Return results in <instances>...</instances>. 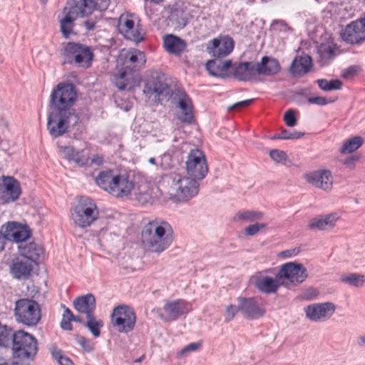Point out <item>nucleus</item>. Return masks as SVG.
<instances>
[{"instance_id": "24", "label": "nucleus", "mask_w": 365, "mask_h": 365, "mask_svg": "<svg viewBox=\"0 0 365 365\" xmlns=\"http://www.w3.org/2000/svg\"><path fill=\"white\" fill-rule=\"evenodd\" d=\"M341 38L352 44L365 40V24L360 20L347 25L341 33Z\"/></svg>"}, {"instance_id": "15", "label": "nucleus", "mask_w": 365, "mask_h": 365, "mask_svg": "<svg viewBox=\"0 0 365 365\" xmlns=\"http://www.w3.org/2000/svg\"><path fill=\"white\" fill-rule=\"evenodd\" d=\"M72 114L63 111H57L49 115L47 128L51 136L58 138L67 131L69 125L68 119Z\"/></svg>"}, {"instance_id": "22", "label": "nucleus", "mask_w": 365, "mask_h": 365, "mask_svg": "<svg viewBox=\"0 0 365 365\" xmlns=\"http://www.w3.org/2000/svg\"><path fill=\"white\" fill-rule=\"evenodd\" d=\"M230 70L233 76L240 81H252L258 75L256 63L253 61L232 63Z\"/></svg>"}, {"instance_id": "26", "label": "nucleus", "mask_w": 365, "mask_h": 365, "mask_svg": "<svg viewBox=\"0 0 365 365\" xmlns=\"http://www.w3.org/2000/svg\"><path fill=\"white\" fill-rule=\"evenodd\" d=\"M307 180L325 191H329L332 187V175L329 170H318L307 175Z\"/></svg>"}, {"instance_id": "30", "label": "nucleus", "mask_w": 365, "mask_h": 365, "mask_svg": "<svg viewBox=\"0 0 365 365\" xmlns=\"http://www.w3.org/2000/svg\"><path fill=\"white\" fill-rule=\"evenodd\" d=\"M256 66L258 75L272 76L280 70L278 61L268 56L262 57L260 62L256 63Z\"/></svg>"}, {"instance_id": "27", "label": "nucleus", "mask_w": 365, "mask_h": 365, "mask_svg": "<svg viewBox=\"0 0 365 365\" xmlns=\"http://www.w3.org/2000/svg\"><path fill=\"white\" fill-rule=\"evenodd\" d=\"M163 46L169 53L179 56L185 50L187 43L177 36L167 34L163 37Z\"/></svg>"}, {"instance_id": "49", "label": "nucleus", "mask_w": 365, "mask_h": 365, "mask_svg": "<svg viewBox=\"0 0 365 365\" xmlns=\"http://www.w3.org/2000/svg\"><path fill=\"white\" fill-rule=\"evenodd\" d=\"M159 165L163 169H169L173 167V160L170 154L165 153L160 157Z\"/></svg>"}, {"instance_id": "17", "label": "nucleus", "mask_w": 365, "mask_h": 365, "mask_svg": "<svg viewBox=\"0 0 365 365\" xmlns=\"http://www.w3.org/2000/svg\"><path fill=\"white\" fill-rule=\"evenodd\" d=\"M0 193L5 202L16 200L21 193L19 182L14 177L2 175L0 177Z\"/></svg>"}, {"instance_id": "38", "label": "nucleus", "mask_w": 365, "mask_h": 365, "mask_svg": "<svg viewBox=\"0 0 365 365\" xmlns=\"http://www.w3.org/2000/svg\"><path fill=\"white\" fill-rule=\"evenodd\" d=\"M135 199L139 203L145 205L152 200L151 191L147 184L142 185L137 188L133 189Z\"/></svg>"}, {"instance_id": "2", "label": "nucleus", "mask_w": 365, "mask_h": 365, "mask_svg": "<svg viewBox=\"0 0 365 365\" xmlns=\"http://www.w3.org/2000/svg\"><path fill=\"white\" fill-rule=\"evenodd\" d=\"M123 56V54H121ZM145 63V55L143 52L133 49L123 54V62L121 70L113 76V81L120 90H130L136 84L137 75L135 73L137 67Z\"/></svg>"}, {"instance_id": "1", "label": "nucleus", "mask_w": 365, "mask_h": 365, "mask_svg": "<svg viewBox=\"0 0 365 365\" xmlns=\"http://www.w3.org/2000/svg\"><path fill=\"white\" fill-rule=\"evenodd\" d=\"M173 241V229L166 221L155 219L143 228L141 242L148 252L160 254L166 250Z\"/></svg>"}, {"instance_id": "62", "label": "nucleus", "mask_w": 365, "mask_h": 365, "mask_svg": "<svg viewBox=\"0 0 365 365\" xmlns=\"http://www.w3.org/2000/svg\"><path fill=\"white\" fill-rule=\"evenodd\" d=\"M72 320H68L65 318H63L61 322V327L64 330H72V324H71Z\"/></svg>"}, {"instance_id": "13", "label": "nucleus", "mask_w": 365, "mask_h": 365, "mask_svg": "<svg viewBox=\"0 0 365 365\" xmlns=\"http://www.w3.org/2000/svg\"><path fill=\"white\" fill-rule=\"evenodd\" d=\"M186 170L188 176L198 180L205 178L208 168L203 153L198 150H192L186 160Z\"/></svg>"}, {"instance_id": "18", "label": "nucleus", "mask_w": 365, "mask_h": 365, "mask_svg": "<svg viewBox=\"0 0 365 365\" xmlns=\"http://www.w3.org/2000/svg\"><path fill=\"white\" fill-rule=\"evenodd\" d=\"M234 48V41L225 36L220 38L210 41L207 45V51L216 58H220L229 55Z\"/></svg>"}, {"instance_id": "59", "label": "nucleus", "mask_w": 365, "mask_h": 365, "mask_svg": "<svg viewBox=\"0 0 365 365\" xmlns=\"http://www.w3.org/2000/svg\"><path fill=\"white\" fill-rule=\"evenodd\" d=\"M318 292L316 289L309 288L303 293L302 298L307 300H309L315 298Z\"/></svg>"}, {"instance_id": "45", "label": "nucleus", "mask_w": 365, "mask_h": 365, "mask_svg": "<svg viewBox=\"0 0 365 365\" xmlns=\"http://www.w3.org/2000/svg\"><path fill=\"white\" fill-rule=\"evenodd\" d=\"M12 235L13 237L10 241L20 242L27 240L29 237L30 232L26 227L20 225L17 230Z\"/></svg>"}, {"instance_id": "46", "label": "nucleus", "mask_w": 365, "mask_h": 365, "mask_svg": "<svg viewBox=\"0 0 365 365\" xmlns=\"http://www.w3.org/2000/svg\"><path fill=\"white\" fill-rule=\"evenodd\" d=\"M19 224L15 222H9L6 225H4L2 228L4 229V241L6 240H11L13 237V234L14 232L17 230V228L19 227Z\"/></svg>"}, {"instance_id": "48", "label": "nucleus", "mask_w": 365, "mask_h": 365, "mask_svg": "<svg viewBox=\"0 0 365 365\" xmlns=\"http://www.w3.org/2000/svg\"><path fill=\"white\" fill-rule=\"evenodd\" d=\"M304 135V133L299 132L297 130H282V139L283 140H293V139H299Z\"/></svg>"}, {"instance_id": "36", "label": "nucleus", "mask_w": 365, "mask_h": 365, "mask_svg": "<svg viewBox=\"0 0 365 365\" xmlns=\"http://www.w3.org/2000/svg\"><path fill=\"white\" fill-rule=\"evenodd\" d=\"M21 255L31 261V264H37V261L43 258V249L36 243H29L21 248Z\"/></svg>"}, {"instance_id": "28", "label": "nucleus", "mask_w": 365, "mask_h": 365, "mask_svg": "<svg viewBox=\"0 0 365 365\" xmlns=\"http://www.w3.org/2000/svg\"><path fill=\"white\" fill-rule=\"evenodd\" d=\"M73 307L78 312L83 313L88 317L93 314L96 309V299L92 294L78 297L73 301Z\"/></svg>"}, {"instance_id": "6", "label": "nucleus", "mask_w": 365, "mask_h": 365, "mask_svg": "<svg viewBox=\"0 0 365 365\" xmlns=\"http://www.w3.org/2000/svg\"><path fill=\"white\" fill-rule=\"evenodd\" d=\"M12 351L14 358L21 361H31L38 351L37 341L31 334L19 330L14 336Z\"/></svg>"}, {"instance_id": "21", "label": "nucleus", "mask_w": 365, "mask_h": 365, "mask_svg": "<svg viewBox=\"0 0 365 365\" xmlns=\"http://www.w3.org/2000/svg\"><path fill=\"white\" fill-rule=\"evenodd\" d=\"M251 282L260 292L266 294L276 292L279 287L285 283L284 281H282L278 278V273L274 278L264 276L261 274H256L252 277Z\"/></svg>"}, {"instance_id": "34", "label": "nucleus", "mask_w": 365, "mask_h": 365, "mask_svg": "<svg viewBox=\"0 0 365 365\" xmlns=\"http://www.w3.org/2000/svg\"><path fill=\"white\" fill-rule=\"evenodd\" d=\"M338 218L339 216L336 213L326 215L312 219L309 223L308 227L312 230H323L334 227Z\"/></svg>"}, {"instance_id": "63", "label": "nucleus", "mask_w": 365, "mask_h": 365, "mask_svg": "<svg viewBox=\"0 0 365 365\" xmlns=\"http://www.w3.org/2000/svg\"><path fill=\"white\" fill-rule=\"evenodd\" d=\"M91 163L93 164H95V165H101L104 162V160H103V157L102 155H94L91 159Z\"/></svg>"}, {"instance_id": "14", "label": "nucleus", "mask_w": 365, "mask_h": 365, "mask_svg": "<svg viewBox=\"0 0 365 365\" xmlns=\"http://www.w3.org/2000/svg\"><path fill=\"white\" fill-rule=\"evenodd\" d=\"M336 310L332 302L316 303L304 307L306 317L314 322H324L329 319Z\"/></svg>"}, {"instance_id": "41", "label": "nucleus", "mask_w": 365, "mask_h": 365, "mask_svg": "<svg viewBox=\"0 0 365 365\" xmlns=\"http://www.w3.org/2000/svg\"><path fill=\"white\" fill-rule=\"evenodd\" d=\"M363 138L360 136H355L346 140L340 149L341 154L351 153L359 148L363 144Z\"/></svg>"}, {"instance_id": "5", "label": "nucleus", "mask_w": 365, "mask_h": 365, "mask_svg": "<svg viewBox=\"0 0 365 365\" xmlns=\"http://www.w3.org/2000/svg\"><path fill=\"white\" fill-rule=\"evenodd\" d=\"M63 63L76 64L80 67L89 68L93 58L91 47L79 43L69 42L61 49Z\"/></svg>"}, {"instance_id": "12", "label": "nucleus", "mask_w": 365, "mask_h": 365, "mask_svg": "<svg viewBox=\"0 0 365 365\" xmlns=\"http://www.w3.org/2000/svg\"><path fill=\"white\" fill-rule=\"evenodd\" d=\"M308 277L307 270L303 264L290 262L282 265L278 272V278L285 283L283 286L287 287L289 284L294 286L302 283Z\"/></svg>"}, {"instance_id": "53", "label": "nucleus", "mask_w": 365, "mask_h": 365, "mask_svg": "<svg viewBox=\"0 0 365 365\" xmlns=\"http://www.w3.org/2000/svg\"><path fill=\"white\" fill-rule=\"evenodd\" d=\"M201 346V344L199 342H193L190 343L188 345L185 346L178 352V356L182 357L187 353L195 351L198 349Z\"/></svg>"}, {"instance_id": "50", "label": "nucleus", "mask_w": 365, "mask_h": 365, "mask_svg": "<svg viewBox=\"0 0 365 365\" xmlns=\"http://www.w3.org/2000/svg\"><path fill=\"white\" fill-rule=\"evenodd\" d=\"M267 227L265 223H256L249 225L245 229V233L249 236H253L256 235L260 230L264 229Z\"/></svg>"}, {"instance_id": "23", "label": "nucleus", "mask_w": 365, "mask_h": 365, "mask_svg": "<svg viewBox=\"0 0 365 365\" xmlns=\"http://www.w3.org/2000/svg\"><path fill=\"white\" fill-rule=\"evenodd\" d=\"M170 88L166 83L160 78H153L148 81L144 86L143 93L148 98L154 101H160L161 96H166L169 94Z\"/></svg>"}, {"instance_id": "55", "label": "nucleus", "mask_w": 365, "mask_h": 365, "mask_svg": "<svg viewBox=\"0 0 365 365\" xmlns=\"http://www.w3.org/2000/svg\"><path fill=\"white\" fill-rule=\"evenodd\" d=\"M239 311H240L239 305L238 307L235 305H230L227 307L225 313V321L229 322L232 319Z\"/></svg>"}, {"instance_id": "61", "label": "nucleus", "mask_w": 365, "mask_h": 365, "mask_svg": "<svg viewBox=\"0 0 365 365\" xmlns=\"http://www.w3.org/2000/svg\"><path fill=\"white\" fill-rule=\"evenodd\" d=\"M96 21L92 19H87L83 22V25L87 31H93L96 28Z\"/></svg>"}, {"instance_id": "44", "label": "nucleus", "mask_w": 365, "mask_h": 365, "mask_svg": "<svg viewBox=\"0 0 365 365\" xmlns=\"http://www.w3.org/2000/svg\"><path fill=\"white\" fill-rule=\"evenodd\" d=\"M51 355L61 365H73V361L66 355L63 354L62 350L56 346L50 348Z\"/></svg>"}, {"instance_id": "33", "label": "nucleus", "mask_w": 365, "mask_h": 365, "mask_svg": "<svg viewBox=\"0 0 365 365\" xmlns=\"http://www.w3.org/2000/svg\"><path fill=\"white\" fill-rule=\"evenodd\" d=\"M317 53L319 63L327 66L336 56V46L331 42L322 43L318 46Z\"/></svg>"}, {"instance_id": "10", "label": "nucleus", "mask_w": 365, "mask_h": 365, "mask_svg": "<svg viewBox=\"0 0 365 365\" xmlns=\"http://www.w3.org/2000/svg\"><path fill=\"white\" fill-rule=\"evenodd\" d=\"M14 317L19 323L34 326L41 319V310L34 300L21 299L16 302Z\"/></svg>"}, {"instance_id": "32", "label": "nucleus", "mask_w": 365, "mask_h": 365, "mask_svg": "<svg viewBox=\"0 0 365 365\" xmlns=\"http://www.w3.org/2000/svg\"><path fill=\"white\" fill-rule=\"evenodd\" d=\"M232 66L231 61L222 62L217 59L210 60L206 63V69L213 76L225 78L227 72Z\"/></svg>"}, {"instance_id": "57", "label": "nucleus", "mask_w": 365, "mask_h": 365, "mask_svg": "<svg viewBox=\"0 0 365 365\" xmlns=\"http://www.w3.org/2000/svg\"><path fill=\"white\" fill-rule=\"evenodd\" d=\"M92 1L94 4L93 11L95 9L101 11H105L108 9L110 4V0H92Z\"/></svg>"}, {"instance_id": "7", "label": "nucleus", "mask_w": 365, "mask_h": 365, "mask_svg": "<svg viewBox=\"0 0 365 365\" xmlns=\"http://www.w3.org/2000/svg\"><path fill=\"white\" fill-rule=\"evenodd\" d=\"M199 180L190 176L175 175L171 185L172 199L176 202H185L199 192Z\"/></svg>"}, {"instance_id": "43", "label": "nucleus", "mask_w": 365, "mask_h": 365, "mask_svg": "<svg viewBox=\"0 0 365 365\" xmlns=\"http://www.w3.org/2000/svg\"><path fill=\"white\" fill-rule=\"evenodd\" d=\"M319 87L326 91L332 90H339L341 88V82L339 80L334 79L328 81L327 79H319L317 81Z\"/></svg>"}, {"instance_id": "40", "label": "nucleus", "mask_w": 365, "mask_h": 365, "mask_svg": "<svg viewBox=\"0 0 365 365\" xmlns=\"http://www.w3.org/2000/svg\"><path fill=\"white\" fill-rule=\"evenodd\" d=\"M14 334L11 328L0 324V349L8 347L13 342Z\"/></svg>"}, {"instance_id": "54", "label": "nucleus", "mask_w": 365, "mask_h": 365, "mask_svg": "<svg viewBox=\"0 0 365 365\" xmlns=\"http://www.w3.org/2000/svg\"><path fill=\"white\" fill-rule=\"evenodd\" d=\"M334 99H327L324 97L317 96V97H310L308 98V102L311 104H316L319 106H325L330 103L334 102Z\"/></svg>"}, {"instance_id": "3", "label": "nucleus", "mask_w": 365, "mask_h": 365, "mask_svg": "<svg viewBox=\"0 0 365 365\" xmlns=\"http://www.w3.org/2000/svg\"><path fill=\"white\" fill-rule=\"evenodd\" d=\"M92 0H69L63 8V17L60 19L61 31L66 38L73 34L74 21L79 17L88 16L93 11Z\"/></svg>"}, {"instance_id": "16", "label": "nucleus", "mask_w": 365, "mask_h": 365, "mask_svg": "<svg viewBox=\"0 0 365 365\" xmlns=\"http://www.w3.org/2000/svg\"><path fill=\"white\" fill-rule=\"evenodd\" d=\"M191 310V305L182 299L167 302L163 306L160 317L165 321L176 320Z\"/></svg>"}, {"instance_id": "47", "label": "nucleus", "mask_w": 365, "mask_h": 365, "mask_svg": "<svg viewBox=\"0 0 365 365\" xmlns=\"http://www.w3.org/2000/svg\"><path fill=\"white\" fill-rule=\"evenodd\" d=\"M270 158L277 163H283L287 159V156L285 152L283 150L273 149L269 151Z\"/></svg>"}, {"instance_id": "8", "label": "nucleus", "mask_w": 365, "mask_h": 365, "mask_svg": "<svg viewBox=\"0 0 365 365\" xmlns=\"http://www.w3.org/2000/svg\"><path fill=\"white\" fill-rule=\"evenodd\" d=\"M76 97L77 93L73 84L61 83L51 94V103L56 111L73 113L71 107Z\"/></svg>"}, {"instance_id": "19", "label": "nucleus", "mask_w": 365, "mask_h": 365, "mask_svg": "<svg viewBox=\"0 0 365 365\" xmlns=\"http://www.w3.org/2000/svg\"><path fill=\"white\" fill-rule=\"evenodd\" d=\"M173 94L174 99L182 111L178 117L179 120L182 123H191L194 115L193 106L190 98L183 90L180 89L175 90Z\"/></svg>"}, {"instance_id": "35", "label": "nucleus", "mask_w": 365, "mask_h": 365, "mask_svg": "<svg viewBox=\"0 0 365 365\" xmlns=\"http://www.w3.org/2000/svg\"><path fill=\"white\" fill-rule=\"evenodd\" d=\"M135 26V21L132 16L121 15L119 19L118 29L120 32L128 40H138L140 37L137 32L135 34H131L130 29Z\"/></svg>"}, {"instance_id": "20", "label": "nucleus", "mask_w": 365, "mask_h": 365, "mask_svg": "<svg viewBox=\"0 0 365 365\" xmlns=\"http://www.w3.org/2000/svg\"><path fill=\"white\" fill-rule=\"evenodd\" d=\"M240 310L245 317L256 319L265 314L264 307L255 298L238 297Z\"/></svg>"}, {"instance_id": "37", "label": "nucleus", "mask_w": 365, "mask_h": 365, "mask_svg": "<svg viewBox=\"0 0 365 365\" xmlns=\"http://www.w3.org/2000/svg\"><path fill=\"white\" fill-rule=\"evenodd\" d=\"M340 280L349 286L361 287L365 282V275L357 273L344 274L341 276Z\"/></svg>"}, {"instance_id": "11", "label": "nucleus", "mask_w": 365, "mask_h": 365, "mask_svg": "<svg viewBox=\"0 0 365 365\" xmlns=\"http://www.w3.org/2000/svg\"><path fill=\"white\" fill-rule=\"evenodd\" d=\"M113 327L119 332L131 331L135 324V314L128 306L122 304L115 307L110 317Z\"/></svg>"}, {"instance_id": "56", "label": "nucleus", "mask_w": 365, "mask_h": 365, "mask_svg": "<svg viewBox=\"0 0 365 365\" xmlns=\"http://www.w3.org/2000/svg\"><path fill=\"white\" fill-rule=\"evenodd\" d=\"M253 102V99H247L245 101H242L240 102H237L233 105L228 107V110L232 111L234 110H241L244 108L249 106Z\"/></svg>"}, {"instance_id": "52", "label": "nucleus", "mask_w": 365, "mask_h": 365, "mask_svg": "<svg viewBox=\"0 0 365 365\" xmlns=\"http://www.w3.org/2000/svg\"><path fill=\"white\" fill-rule=\"evenodd\" d=\"M284 120L287 126H294L297 122L294 110L292 109L287 110L284 115Z\"/></svg>"}, {"instance_id": "42", "label": "nucleus", "mask_w": 365, "mask_h": 365, "mask_svg": "<svg viewBox=\"0 0 365 365\" xmlns=\"http://www.w3.org/2000/svg\"><path fill=\"white\" fill-rule=\"evenodd\" d=\"M86 319L87 321L85 326L95 337L100 336L101 328L103 327V322L100 319H97L94 314L86 317Z\"/></svg>"}, {"instance_id": "9", "label": "nucleus", "mask_w": 365, "mask_h": 365, "mask_svg": "<svg viewBox=\"0 0 365 365\" xmlns=\"http://www.w3.org/2000/svg\"><path fill=\"white\" fill-rule=\"evenodd\" d=\"M98 217L96 203L88 197H81L71 211V219L80 227L90 226Z\"/></svg>"}, {"instance_id": "51", "label": "nucleus", "mask_w": 365, "mask_h": 365, "mask_svg": "<svg viewBox=\"0 0 365 365\" xmlns=\"http://www.w3.org/2000/svg\"><path fill=\"white\" fill-rule=\"evenodd\" d=\"M76 341L86 352H91L93 349V344L88 339L79 336L77 337Z\"/></svg>"}, {"instance_id": "29", "label": "nucleus", "mask_w": 365, "mask_h": 365, "mask_svg": "<svg viewBox=\"0 0 365 365\" xmlns=\"http://www.w3.org/2000/svg\"><path fill=\"white\" fill-rule=\"evenodd\" d=\"M58 149L68 160H72L80 166L87 165L89 161V156L83 150H77L72 146H60Z\"/></svg>"}, {"instance_id": "60", "label": "nucleus", "mask_w": 365, "mask_h": 365, "mask_svg": "<svg viewBox=\"0 0 365 365\" xmlns=\"http://www.w3.org/2000/svg\"><path fill=\"white\" fill-rule=\"evenodd\" d=\"M299 252V248H294L291 250H287L285 251H283L280 253V256L284 257H290L293 256H296Z\"/></svg>"}, {"instance_id": "4", "label": "nucleus", "mask_w": 365, "mask_h": 365, "mask_svg": "<svg viewBox=\"0 0 365 365\" xmlns=\"http://www.w3.org/2000/svg\"><path fill=\"white\" fill-rule=\"evenodd\" d=\"M96 182L102 189L116 197L127 196L134 189L133 182L128 177L110 170L99 173L96 178Z\"/></svg>"}, {"instance_id": "58", "label": "nucleus", "mask_w": 365, "mask_h": 365, "mask_svg": "<svg viewBox=\"0 0 365 365\" xmlns=\"http://www.w3.org/2000/svg\"><path fill=\"white\" fill-rule=\"evenodd\" d=\"M130 31L131 34H133L135 35L138 32L140 36L138 40H132L133 41L138 43L144 39L145 32L139 24H138L136 26H133V28L130 29Z\"/></svg>"}, {"instance_id": "64", "label": "nucleus", "mask_w": 365, "mask_h": 365, "mask_svg": "<svg viewBox=\"0 0 365 365\" xmlns=\"http://www.w3.org/2000/svg\"><path fill=\"white\" fill-rule=\"evenodd\" d=\"M63 318H65L68 320L77 321V319L75 318L74 315L68 308L65 309L63 314Z\"/></svg>"}, {"instance_id": "31", "label": "nucleus", "mask_w": 365, "mask_h": 365, "mask_svg": "<svg viewBox=\"0 0 365 365\" xmlns=\"http://www.w3.org/2000/svg\"><path fill=\"white\" fill-rule=\"evenodd\" d=\"M312 66V58L309 56H297L293 60L289 71L293 76H302L307 73Z\"/></svg>"}, {"instance_id": "25", "label": "nucleus", "mask_w": 365, "mask_h": 365, "mask_svg": "<svg viewBox=\"0 0 365 365\" xmlns=\"http://www.w3.org/2000/svg\"><path fill=\"white\" fill-rule=\"evenodd\" d=\"M33 268L34 265L31 264V261L21 254L20 257L13 261L10 270L14 278L21 279L28 278Z\"/></svg>"}, {"instance_id": "39", "label": "nucleus", "mask_w": 365, "mask_h": 365, "mask_svg": "<svg viewBox=\"0 0 365 365\" xmlns=\"http://www.w3.org/2000/svg\"><path fill=\"white\" fill-rule=\"evenodd\" d=\"M263 215V213L259 211L241 210L236 214L234 219L235 220L252 222L255 220L262 219Z\"/></svg>"}]
</instances>
